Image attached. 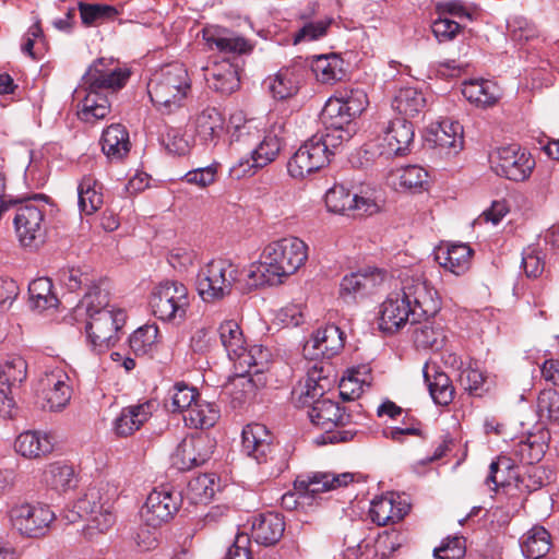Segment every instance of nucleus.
<instances>
[{"label":"nucleus","mask_w":559,"mask_h":559,"mask_svg":"<svg viewBox=\"0 0 559 559\" xmlns=\"http://www.w3.org/2000/svg\"><path fill=\"white\" fill-rule=\"evenodd\" d=\"M75 318L86 316V334L93 350L103 353L120 338L126 311L109 304V295L98 286L92 287L74 308Z\"/></svg>","instance_id":"1"},{"label":"nucleus","mask_w":559,"mask_h":559,"mask_svg":"<svg viewBox=\"0 0 559 559\" xmlns=\"http://www.w3.org/2000/svg\"><path fill=\"white\" fill-rule=\"evenodd\" d=\"M262 261L252 264L247 273L250 287L278 285L296 273L308 259L307 245L297 237H287L269 243Z\"/></svg>","instance_id":"2"},{"label":"nucleus","mask_w":559,"mask_h":559,"mask_svg":"<svg viewBox=\"0 0 559 559\" xmlns=\"http://www.w3.org/2000/svg\"><path fill=\"white\" fill-rule=\"evenodd\" d=\"M129 76V70L114 66L112 60H96L83 76L86 95L82 100L80 119L85 122L104 119L110 112L107 92L124 86Z\"/></svg>","instance_id":"3"},{"label":"nucleus","mask_w":559,"mask_h":559,"mask_svg":"<svg viewBox=\"0 0 559 559\" xmlns=\"http://www.w3.org/2000/svg\"><path fill=\"white\" fill-rule=\"evenodd\" d=\"M190 90L188 71L181 63L162 68L147 84L150 98L162 115H171L182 108Z\"/></svg>","instance_id":"4"},{"label":"nucleus","mask_w":559,"mask_h":559,"mask_svg":"<svg viewBox=\"0 0 559 559\" xmlns=\"http://www.w3.org/2000/svg\"><path fill=\"white\" fill-rule=\"evenodd\" d=\"M239 267L226 259H214L199 269L195 287L205 302L222 300L239 281Z\"/></svg>","instance_id":"5"},{"label":"nucleus","mask_w":559,"mask_h":559,"mask_svg":"<svg viewBox=\"0 0 559 559\" xmlns=\"http://www.w3.org/2000/svg\"><path fill=\"white\" fill-rule=\"evenodd\" d=\"M282 134L283 127L280 124H273L264 130L253 147L233 164L229 169L230 176L240 179L274 162L283 145Z\"/></svg>","instance_id":"6"},{"label":"nucleus","mask_w":559,"mask_h":559,"mask_svg":"<svg viewBox=\"0 0 559 559\" xmlns=\"http://www.w3.org/2000/svg\"><path fill=\"white\" fill-rule=\"evenodd\" d=\"M117 497V488L99 483L90 486L86 491L75 501V508L83 513L92 528L99 532L108 531L115 523L112 504Z\"/></svg>","instance_id":"7"},{"label":"nucleus","mask_w":559,"mask_h":559,"mask_svg":"<svg viewBox=\"0 0 559 559\" xmlns=\"http://www.w3.org/2000/svg\"><path fill=\"white\" fill-rule=\"evenodd\" d=\"M308 417L310 421L321 428L325 429L328 435L324 437V442L338 443L350 441L356 431L353 429H337L332 431V427H345L350 424L352 416L342 407L337 402L329 399L321 397L307 405Z\"/></svg>","instance_id":"8"},{"label":"nucleus","mask_w":559,"mask_h":559,"mask_svg":"<svg viewBox=\"0 0 559 559\" xmlns=\"http://www.w3.org/2000/svg\"><path fill=\"white\" fill-rule=\"evenodd\" d=\"M152 313L164 322H181L190 306L188 288L177 281H164L150 296Z\"/></svg>","instance_id":"9"},{"label":"nucleus","mask_w":559,"mask_h":559,"mask_svg":"<svg viewBox=\"0 0 559 559\" xmlns=\"http://www.w3.org/2000/svg\"><path fill=\"white\" fill-rule=\"evenodd\" d=\"M329 212L347 216H371L381 210V200L374 191L350 193L343 185H334L325 193Z\"/></svg>","instance_id":"10"},{"label":"nucleus","mask_w":559,"mask_h":559,"mask_svg":"<svg viewBox=\"0 0 559 559\" xmlns=\"http://www.w3.org/2000/svg\"><path fill=\"white\" fill-rule=\"evenodd\" d=\"M36 201L47 203L48 198L44 194H36L21 203L13 219L17 238L24 247H37L45 239L46 204L39 205L36 204Z\"/></svg>","instance_id":"11"},{"label":"nucleus","mask_w":559,"mask_h":559,"mask_svg":"<svg viewBox=\"0 0 559 559\" xmlns=\"http://www.w3.org/2000/svg\"><path fill=\"white\" fill-rule=\"evenodd\" d=\"M414 134L412 122L402 118L394 119L382 130V134L366 145V153L384 159L403 156L409 152Z\"/></svg>","instance_id":"12"},{"label":"nucleus","mask_w":559,"mask_h":559,"mask_svg":"<svg viewBox=\"0 0 559 559\" xmlns=\"http://www.w3.org/2000/svg\"><path fill=\"white\" fill-rule=\"evenodd\" d=\"M8 514L11 525L27 537L44 536L56 518L47 504L28 502L14 504Z\"/></svg>","instance_id":"13"},{"label":"nucleus","mask_w":559,"mask_h":559,"mask_svg":"<svg viewBox=\"0 0 559 559\" xmlns=\"http://www.w3.org/2000/svg\"><path fill=\"white\" fill-rule=\"evenodd\" d=\"M492 170L512 181L526 180L534 167L535 160L518 145L499 147L490 155Z\"/></svg>","instance_id":"14"},{"label":"nucleus","mask_w":559,"mask_h":559,"mask_svg":"<svg viewBox=\"0 0 559 559\" xmlns=\"http://www.w3.org/2000/svg\"><path fill=\"white\" fill-rule=\"evenodd\" d=\"M413 309V318L433 317L441 307L437 290L421 275L408 276L401 292Z\"/></svg>","instance_id":"15"},{"label":"nucleus","mask_w":559,"mask_h":559,"mask_svg":"<svg viewBox=\"0 0 559 559\" xmlns=\"http://www.w3.org/2000/svg\"><path fill=\"white\" fill-rule=\"evenodd\" d=\"M326 146L319 138L311 136L289 158L287 171L294 179L301 180L329 164Z\"/></svg>","instance_id":"16"},{"label":"nucleus","mask_w":559,"mask_h":559,"mask_svg":"<svg viewBox=\"0 0 559 559\" xmlns=\"http://www.w3.org/2000/svg\"><path fill=\"white\" fill-rule=\"evenodd\" d=\"M27 376V364L19 355H12L0 365V417L10 418L13 415L14 400L12 389L22 383Z\"/></svg>","instance_id":"17"},{"label":"nucleus","mask_w":559,"mask_h":559,"mask_svg":"<svg viewBox=\"0 0 559 559\" xmlns=\"http://www.w3.org/2000/svg\"><path fill=\"white\" fill-rule=\"evenodd\" d=\"M179 497L168 488H155L141 509V518L153 530L167 522L179 508Z\"/></svg>","instance_id":"18"},{"label":"nucleus","mask_w":559,"mask_h":559,"mask_svg":"<svg viewBox=\"0 0 559 559\" xmlns=\"http://www.w3.org/2000/svg\"><path fill=\"white\" fill-rule=\"evenodd\" d=\"M407 323H420L413 318V309L402 293L391 294L381 305L379 329L386 333H394Z\"/></svg>","instance_id":"19"},{"label":"nucleus","mask_w":559,"mask_h":559,"mask_svg":"<svg viewBox=\"0 0 559 559\" xmlns=\"http://www.w3.org/2000/svg\"><path fill=\"white\" fill-rule=\"evenodd\" d=\"M202 37L210 49L234 57L249 55L253 49V44L246 37L216 25L204 27Z\"/></svg>","instance_id":"20"},{"label":"nucleus","mask_w":559,"mask_h":559,"mask_svg":"<svg viewBox=\"0 0 559 559\" xmlns=\"http://www.w3.org/2000/svg\"><path fill=\"white\" fill-rule=\"evenodd\" d=\"M213 442L207 437L183 439L176 448L171 460L180 471H189L204 464L212 454Z\"/></svg>","instance_id":"21"},{"label":"nucleus","mask_w":559,"mask_h":559,"mask_svg":"<svg viewBox=\"0 0 559 559\" xmlns=\"http://www.w3.org/2000/svg\"><path fill=\"white\" fill-rule=\"evenodd\" d=\"M39 383L45 401L43 408L57 412L68 405L71 400L72 388L70 378L64 371L56 369L47 372Z\"/></svg>","instance_id":"22"},{"label":"nucleus","mask_w":559,"mask_h":559,"mask_svg":"<svg viewBox=\"0 0 559 559\" xmlns=\"http://www.w3.org/2000/svg\"><path fill=\"white\" fill-rule=\"evenodd\" d=\"M354 481L352 473L316 472L301 475L295 480V489L301 497L314 496L319 492L338 489Z\"/></svg>","instance_id":"23"},{"label":"nucleus","mask_w":559,"mask_h":559,"mask_svg":"<svg viewBox=\"0 0 559 559\" xmlns=\"http://www.w3.org/2000/svg\"><path fill=\"white\" fill-rule=\"evenodd\" d=\"M344 346V333L334 324L318 329L305 344L306 355L314 358H331Z\"/></svg>","instance_id":"24"},{"label":"nucleus","mask_w":559,"mask_h":559,"mask_svg":"<svg viewBox=\"0 0 559 559\" xmlns=\"http://www.w3.org/2000/svg\"><path fill=\"white\" fill-rule=\"evenodd\" d=\"M275 448L273 437L262 424H249L242 429V451L257 463H265Z\"/></svg>","instance_id":"25"},{"label":"nucleus","mask_w":559,"mask_h":559,"mask_svg":"<svg viewBox=\"0 0 559 559\" xmlns=\"http://www.w3.org/2000/svg\"><path fill=\"white\" fill-rule=\"evenodd\" d=\"M203 70L204 78L210 87L217 92L230 94L240 85L238 67L234 64L230 59L214 61Z\"/></svg>","instance_id":"26"},{"label":"nucleus","mask_w":559,"mask_h":559,"mask_svg":"<svg viewBox=\"0 0 559 559\" xmlns=\"http://www.w3.org/2000/svg\"><path fill=\"white\" fill-rule=\"evenodd\" d=\"M153 401L123 407L114 420V430L119 437H128L138 431L152 416Z\"/></svg>","instance_id":"27"},{"label":"nucleus","mask_w":559,"mask_h":559,"mask_svg":"<svg viewBox=\"0 0 559 559\" xmlns=\"http://www.w3.org/2000/svg\"><path fill=\"white\" fill-rule=\"evenodd\" d=\"M409 510L405 502L397 501L394 493L376 497L371 501L369 516L373 523L379 526L396 523L401 521Z\"/></svg>","instance_id":"28"},{"label":"nucleus","mask_w":559,"mask_h":559,"mask_svg":"<svg viewBox=\"0 0 559 559\" xmlns=\"http://www.w3.org/2000/svg\"><path fill=\"white\" fill-rule=\"evenodd\" d=\"M266 378L262 372H243L236 374L227 385L234 406L251 401L258 391L264 388Z\"/></svg>","instance_id":"29"},{"label":"nucleus","mask_w":559,"mask_h":559,"mask_svg":"<svg viewBox=\"0 0 559 559\" xmlns=\"http://www.w3.org/2000/svg\"><path fill=\"white\" fill-rule=\"evenodd\" d=\"M225 130L224 116L214 107H206L195 118V134L205 146H216Z\"/></svg>","instance_id":"30"},{"label":"nucleus","mask_w":559,"mask_h":559,"mask_svg":"<svg viewBox=\"0 0 559 559\" xmlns=\"http://www.w3.org/2000/svg\"><path fill=\"white\" fill-rule=\"evenodd\" d=\"M473 250L466 243L442 245L435 250L436 261L455 275L464 274L468 270Z\"/></svg>","instance_id":"31"},{"label":"nucleus","mask_w":559,"mask_h":559,"mask_svg":"<svg viewBox=\"0 0 559 559\" xmlns=\"http://www.w3.org/2000/svg\"><path fill=\"white\" fill-rule=\"evenodd\" d=\"M252 536L258 544L271 546L276 544L285 531L284 518L274 512L259 514L253 518Z\"/></svg>","instance_id":"32"},{"label":"nucleus","mask_w":559,"mask_h":559,"mask_svg":"<svg viewBox=\"0 0 559 559\" xmlns=\"http://www.w3.org/2000/svg\"><path fill=\"white\" fill-rule=\"evenodd\" d=\"M14 448L25 459H40L52 452L53 442L46 432L28 430L17 436Z\"/></svg>","instance_id":"33"},{"label":"nucleus","mask_w":559,"mask_h":559,"mask_svg":"<svg viewBox=\"0 0 559 559\" xmlns=\"http://www.w3.org/2000/svg\"><path fill=\"white\" fill-rule=\"evenodd\" d=\"M386 273L373 269L369 272H356L345 275L340 285V294L345 300H352L364 290H371L380 285Z\"/></svg>","instance_id":"34"},{"label":"nucleus","mask_w":559,"mask_h":559,"mask_svg":"<svg viewBox=\"0 0 559 559\" xmlns=\"http://www.w3.org/2000/svg\"><path fill=\"white\" fill-rule=\"evenodd\" d=\"M424 378L430 396L436 404L447 406L453 401L454 388L449 376L441 371L439 367L427 364L424 367Z\"/></svg>","instance_id":"35"},{"label":"nucleus","mask_w":559,"mask_h":559,"mask_svg":"<svg viewBox=\"0 0 559 559\" xmlns=\"http://www.w3.org/2000/svg\"><path fill=\"white\" fill-rule=\"evenodd\" d=\"M100 145L108 159L121 160L128 155L131 146L127 129L120 123L110 124L103 132Z\"/></svg>","instance_id":"36"},{"label":"nucleus","mask_w":559,"mask_h":559,"mask_svg":"<svg viewBox=\"0 0 559 559\" xmlns=\"http://www.w3.org/2000/svg\"><path fill=\"white\" fill-rule=\"evenodd\" d=\"M462 94L469 103L483 108L495 105L501 97L499 86L495 82L484 79L464 82Z\"/></svg>","instance_id":"37"},{"label":"nucleus","mask_w":559,"mask_h":559,"mask_svg":"<svg viewBox=\"0 0 559 559\" xmlns=\"http://www.w3.org/2000/svg\"><path fill=\"white\" fill-rule=\"evenodd\" d=\"M436 146L448 155H456L463 148V127L460 122L443 119L432 129Z\"/></svg>","instance_id":"38"},{"label":"nucleus","mask_w":559,"mask_h":559,"mask_svg":"<svg viewBox=\"0 0 559 559\" xmlns=\"http://www.w3.org/2000/svg\"><path fill=\"white\" fill-rule=\"evenodd\" d=\"M241 120L240 116H231L230 118L233 124L230 146L237 153L242 150L250 151L261 134L255 120H245L243 122Z\"/></svg>","instance_id":"39"},{"label":"nucleus","mask_w":559,"mask_h":559,"mask_svg":"<svg viewBox=\"0 0 559 559\" xmlns=\"http://www.w3.org/2000/svg\"><path fill=\"white\" fill-rule=\"evenodd\" d=\"M102 185L92 175H85L78 186L79 207L81 213L92 215L103 205Z\"/></svg>","instance_id":"40"},{"label":"nucleus","mask_w":559,"mask_h":559,"mask_svg":"<svg viewBox=\"0 0 559 559\" xmlns=\"http://www.w3.org/2000/svg\"><path fill=\"white\" fill-rule=\"evenodd\" d=\"M45 485L56 491L64 492L76 486L74 468L62 462H53L46 466L43 474Z\"/></svg>","instance_id":"41"},{"label":"nucleus","mask_w":559,"mask_h":559,"mask_svg":"<svg viewBox=\"0 0 559 559\" xmlns=\"http://www.w3.org/2000/svg\"><path fill=\"white\" fill-rule=\"evenodd\" d=\"M520 545L527 559H539L550 550V534L544 526L535 525L522 536Z\"/></svg>","instance_id":"42"},{"label":"nucleus","mask_w":559,"mask_h":559,"mask_svg":"<svg viewBox=\"0 0 559 559\" xmlns=\"http://www.w3.org/2000/svg\"><path fill=\"white\" fill-rule=\"evenodd\" d=\"M219 416V409L215 404L200 397L183 415V420L189 427L207 429L217 423Z\"/></svg>","instance_id":"43"},{"label":"nucleus","mask_w":559,"mask_h":559,"mask_svg":"<svg viewBox=\"0 0 559 559\" xmlns=\"http://www.w3.org/2000/svg\"><path fill=\"white\" fill-rule=\"evenodd\" d=\"M424 322L418 323L413 335L417 347L430 348L432 350L441 349L447 341V335L441 323L430 321L428 318Z\"/></svg>","instance_id":"44"},{"label":"nucleus","mask_w":559,"mask_h":559,"mask_svg":"<svg viewBox=\"0 0 559 559\" xmlns=\"http://www.w3.org/2000/svg\"><path fill=\"white\" fill-rule=\"evenodd\" d=\"M270 358L271 353L266 347L257 344L248 347L246 344L239 353V357H235L233 361L236 368L243 372L264 373L263 371L267 367Z\"/></svg>","instance_id":"45"},{"label":"nucleus","mask_w":559,"mask_h":559,"mask_svg":"<svg viewBox=\"0 0 559 559\" xmlns=\"http://www.w3.org/2000/svg\"><path fill=\"white\" fill-rule=\"evenodd\" d=\"M343 59L336 53L321 55L312 61V71L318 81L333 84L344 76Z\"/></svg>","instance_id":"46"},{"label":"nucleus","mask_w":559,"mask_h":559,"mask_svg":"<svg viewBox=\"0 0 559 559\" xmlns=\"http://www.w3.org/2000/svg\"><path fill=\"white\" fill-rule=\"evenodd\" d=\"M354 118L336 96L330 97L321 111V121L325 129L354 128Z\"/></svg>","instance_id":"47"},{"label":"nucleus","mask_w":559,"mask_h":559,"mask_svg":"<svg viewBox=\"0 0 559 559\" xmlns=\"http://www.w3.org/2000/svg\"><path fill=\"white\" fill-rule=\"evenodd\" d=\"M424 94L415 87L401 88L395 95L392 107L406 117H415L426 107Z\"/></svg>","instance_id":"48"},{"label":"nucleus","mask_w":559,"mask_h":559,"mask_svg":"<svg viewBox=\"0 0 559 559\" xmlns=\"http://www.w3.org/2000/svg\"><path fill=\"white\" fill-rule=\"evenodd\" d=\"M218 489L219 485L215 475L202 474L188 483L187 496L195 504H206L213 499Z\"/></svg>","instance_id":"49"},{"label":"nucleus","mask_w":559,"mask_h":559,"mask_svg":"<svg viewBox=\"0 0 559 559\" xmlns=\"http://www.w3.org/2000/svg\"><path fill=\"white\" fill-rule=\"evenodd\" d=\"M401 189L413 193L421 192L428 189L429 174L419 165H407L395 171Z\"/></svg>","instance_id":"50"},{"label":"nucleus","mask_w":559,"mask_h":559,"mask_svg":"<svg viewBox=\"0 0 559 559\" xmlns=\"http://www.w3.org/2000/svg\"><path fill=\"white\" fill-rule=\"evenodd\" d=\"M218 334L228 358L233 361L239 357V353L246 345V340L240 325L234 320H227L221 323Z\"/></svg>","instance_id":"51"},{"label":"nucleus","mask_w":559,"mask_h":559,"mask_svg":"<svg viewBox=\"0 0 559 559\" xmlns=\"http://www.w3.org/2000/svg\"><path fill=\"white\" fill-rule=\"evenodd\" d=\"M299 83V75L294 69L283 68L270 80L269 88L275 98L286 99L298 92Z\"/></svg>","instance_id":"52"},{"label":"nucleus","mask_w":559,"mask_h":559,"mask_svg":"<svg viewBox=\"0 0 559 559\" xmlns=\"http://www.w3.org/2000/svg\"><path fill=\"white\" fill-rule=\"evenodd\" d=\"M32 305L39 310L57 307L58 298L52 293V282L48 277H39L28 285Z\"/></svg>","instance_id":"53"},{"label":"nucleus","mask_w":559,"mask_h":559,"mask_svg":"<svg viewBox=\"0 0 559 559\" xmlns=\"http://www.w3.org/2000/svg\"><path fill=\"white\" fill-rule=\"evenodd\" d=\"M158 332V326L155 324H145L139 328L129 338L130 348L136 355L147 354L157 343Z\"/></svg>","instance_id":"54"},{"label":"nucleus","mask_w":559,"mask_h":559,"mask_svg":"<svg viewBox=\"0 0 559 559\" xmlns=\"http://www.w3.org/2000/svg\"><path fill=\"white\" fill-rule=\"evenodd\" d=\"M79 10L82 23L86 26H92L108 20H114L118 15V10L109 4L103 3H79Z\"/></svg>","instance_id":"55"},{"label":"nucleus","mask_w":559,"mask_h":559,"mask_svg":"<svg viewBox=\"0 0 559 559\" xmlns=\"http://www.w3.org/2000/svg\"><path fill=\"white\" fill-rule=\"evenodd\" d=\"M329 385L326 377L321 376V371L316 368L308 372L305 383L300 392V402L302 405H308L317 399H321Z\"/></svg>","instance_id":"56"},{"label":"nucleus","mask_w":559,"mask_h":559,"mask_svg":"<svg viewBox=\"0 0 559 559\" xmlns=\"http://www.w3.org/2000/svg\"><path fill=\"white\" fill-rule=\"evenodd\" d=\"M537 414L540 419L559 426V392L554 389L543 390L537 397Z\"/></svg>","instance_id":"57"},{"label":"nucleus","mask_w":559,"mask_h":559,"mask_svg":"<svg viewBox=\"0 0 559 559\" xmlns=\"http://www.w3.org/2000/svg\"><path fill=\"white\" fill-rule=\"evenodd\" d=\"M335 96L344 103L354 117L360 115L368 105L367 93L361 87H345L338 91Z\"/></svg>","instance_id":"58"},{"label":"nucleus","mask_w":559,"mask_h":559,"mask_svg":"<svg viewBox=\"0 0 559 559\" xmlns=\"http://www.w3.org/2000/svg\"><path fill=\"white\" fill-rule=\"evenodd\" d=\"M199 399L200 394L194 388L185 383H176L173 389L170 409L171 412H182L185 415Z\"/></svg>","instance_id":"59"},{"label":"nucleus","mask_w":559,"mask_h":559,"mask_svg":"<svg viewBox=\"0 0 559 559\" xmlns=\"http://www.w3.org/2000/svg\"><path fill=\"white\" fill-rule=\"evenodd\" d=\"M162 141L166 150L176 155H185L190 150V141L180 128L167 127Z\"/></svg>","instance_id":"60"},{"label":"nucleus","mask_w":559,"mask_h":559,"mask_svg":"<svg viewBox=\"0 0 559 559\" xmlns=\"http://www.w3.org/2000/svg\"><path fill=\"white\" fill-rule=\"evenodd\" d=\"M58 281L70 292H74L82 286H87L90 283H92V278L88 273L83 272L81 269L74 266H68L59 270Z\"/></svg>","instance_id":"61"},{"label":"nucleus","mask_w":559,"mask_h":559,"mask_svg":"<svg viewBox=\"0 0 559 559\" xmlns=\"http://www.w3.org/2000/svg\"><path fill=\"white\" fill-rule=\"evenodd\" d=\"M325 133H316L312 136L319 138L320 142L326 146L328 158L330 159L333 150L353 136L355 128L325 129Z\"/></svg>","instance_id":"62"},{"label":"nucleus","mask_w":559,"mask_h":559,"mask_svg":"<svg viewBox=\"0 0 559 559\" xmlns=\"http://www.w3.org/2000/svg\"><path fill=\"white\" fill-rule=\"evenodd\" d=\"M331 23L332 20L328 19L305 24L298 32L294 34V45H298L304 41H312L321 38L326 34V31Z\"/></svg>","instance_id":"63"},{"label":"nucleus","mask_w":559,"mask_h":559,"mask_svg":"<svg viewBox=\"0 0 559 559\" xmlns=\"http://www.w3.org/2000/svg\"><path fill=\"white\" fill-rule=\"evenodd\" d=\"M436 559H463L465 556L464 539L461 537H448L433 550Z\"/></svg>","instance_id":"64"}]
</instances>
